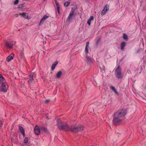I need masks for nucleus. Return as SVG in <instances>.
I'll return each mask as SVG.
<instances>
[{"label":"nucleus","mask_w":146,"mask_h":146,"mask_svg":"<svg viewBox=\"0 0 146 146\" xmlns=\"http://www.w3.org/2000/svg\"><path fill=\"white\" fill-rule=\"evenodd\" d=\"M57 126L60 130H64L66 131H71L74 133H78L83 131L84 129V127L82 125H72L70 127L66 123H63L60 120L58 121Z\"/></svg>","instance_id":"obj_1"},{"label":"nucleus","mask_w":146,"mask_h":146,"mask_svg":"<svg viewBox=\"0 0 146 146\" xmlns=\"http://www.w3.org/2000/svg\"><path fill=\"white\" fill-rule=\"evenodd\" d=\"M126 114V111L125 109H122L117 111L113 115V123L116 125H119Z\"/></svg>","instance_id":"obj_2"},{"label":"nucleus","mask_w":146,"mask_h":146,"mask_svg":"<svg viewBox=\"0 0 146 146\" xmlns=\"http://www.w3.org/2000/svg\"><path fill=\"white\" fill-rule=\"evenodd\" d=\"M115 74L116 77L118 79H122L123 75L121 72V68L119 65H118L115 68Z\"/></svg>","instance_id":"obj_3"},{"label":"nucleus","mask_w":146,"mask_h":146,"mask_svg":"<svg viewBox=\"0 0 146 146\" xmlns=\"http://www.w3.org/2000/svg\"><path fill=\"white\" fill-rule=\"evenodd\" d=\"M75 9L74 7H72L71 8V10L70 12V14L68 15V16L66 19V21L70 22L71 20L72 19L73 17Z\"/></svg>","instance_id":"obj_4"},{"label":"nucleus","mask_w":146,"mask_h":146,"mask_svg":"<svg viewBox=\"0 0 146 146\" xmlns=\"http://www.w3.org/2000/svg\"><path fill=\"white\" fill-rule=\"evenodd\" d=\"M8 86L6 82H3L0 87V90L1 92L5 93L8 89Z\"/></svg>","instance_id":"obj_5"},{"label":"nucleus","mask_w":146,"mask_h":146,"mask_svg":"<svg viewBox=\"0 0 146 146\" xmlns=\"http://www.w3.org/2000/svg\"><path fill=\"white\" fill-rule=\"evenodd\" d=\"M5 45L8 48H12L13 46V42L10 39H8L5 42Z\"/></svg>","instance_id":"obj_6"},{"label":"nucleus","mask_w":146,"mask_h":146,"mask_svg":"<svg viewBox=\"0 0 146 146\" xmlns=\"http://www.w3.org/2000/svg\"><path fill=\"white\" fill-rule=\"evenodd\" d=\"M34 132L36 135H39L40 132V130L39 127L38 125H36L35 127Z\"/></svg>","instance_id":"obj_7"},{"label":"nucleus","mask_w":146,"mask_h":146,"mask_svg":"<svg viewBox=\"0 0 146 146\" xmlns=\"http://www.w3.org/2000/svg\"><path fill=\"white\" fill-rule=\"evenodd\" d=\"M19 129L21 132V134L23 135V137H25V130L23 127L21 126H19Z\"/></svg>","instance_id":"obj_8"},{"label":"nucleus","mask_w":146,"mask_h":146,"mask_svg":"<svg viewBox=\"0 0 146 146\" xmlns=\"http://www.w3.org/2000/svg\"><path fill=\"white\" fill-rule=\"evenodd\" d=\"M49 17L46 15H45L41 19L39 23V25H40L44 23V21L48 18Z\"/></svg>","instance_id":"obj_9"},{"label":"nucleus","mask_w":146,"mask_h":146,"mask_svg":"<svg viewBox=\"0 0 146 146\" xmlns=\"http://www.w3.org/2000/svg\"><path fill=\"white\" fill-rule=\"evenodd\" d=\"M14 54L12 53L10 54L7 58V60L8 62L10 61L11 60H12L14 57Z\"/></svg>","instance_id":"obj_10"},{"label":"nucleus","mask_w":146,"mask_h":146,"mask_svg":"<svg viewBox=\"0 0 146 146\" xmlns=\"http://www.w3.org/2000/svg\"><path fill=\"white\" fill-rule=\"evenodd\" d=\"M90 44V42H86V46L85 48V52L86 54V55L88 53V48L89 47V45Z\"/></svg>","instance_id":"obj_11"},{"label":"nucleus","mask_w":146,"mask_h":146,"mask_svg":"<svg viewBox=\"0 0 146 146\" xmlns=\"http://www.w3.org/2000/svg\"><path fill=\"white\" fill-rule=\"evenodd\" d=\"M126 45V42H122L120 44L121 49L122 50H124L125 46Z\"/></svg>","instance_id":"obj_12"},{"label":"nucleus","mask_w":146,"mask_h":146,"mask_svg":"<svg viewBox=\"0 0 146 146\" xmlns=\"http://www.w3.org/2000/svg\"><path fill=\"white\" fill-rule=\"evenodd\" d=\"M110 88L114 92L115 94H117L118 95H119V93L117 92L114 86H111L110 87Z\"/></svg>","instance_id":"obj_13"},{"label":"nucleus","mask_w":146,"mask_h":146,"mask_svg":"<svg viewBox=\"0 0 146 146\" xmlns=\"http://www.w3.org/2000/svg\"><path fill=\"white\" fill-rule=\"evenodd\" d=\"M94 17L92 16H91L90 18L88 20L87 23L89 25H91V21L94 20Z\"/></svg>","instance_id":"obj_14"},{"label":"nucleus","mask_w":146,"mask_h":146,"mask_svg":"<svg viewBox=\"0 0 146 146\" xmlns=\"http://www.w3.org/2000/svg\"><path fill=\"white\" fill-rule=\"evenodd\" d=\"M29 80L28 81V82L29 84H31V82H33L34 80L33 79V76L31 75H30L29 76Z\"/></svg>","instance_id":"obj_15"},{"label":"nucleus","mask_w":146,"mask_h":146,"mask_svg":"<svg viewBox=\"0 0 146 146\" xmlns=\"http://www.w3.org/2000/svg\"><path fill=\"white\" fill-rule=\"evenodd\" d=\"M123 38L124 40L126 41H127L128 40V38L127 35L125 33L123 34Z\"/></svg>","instance_id":"obj_16"},{"label":"nucleus","mask_w":146,"mask_h":146,"mask_svg":"<svg viewBox=\"0 0 146 146\" xmlns=\"http://www.w3.org/2000/svg\"><path fill=\"white\" fill-rule=\"evenodd\" d=\"M62 72L61 71L58 72L56 75V76L58 78H59L60 77L62 74Z\"/></svg>","instance_id":"obj_17"},{"label":"nucleus","mask_w":146,"mask_h":146,"mask_svg":"<svg viewBox=\"0 0 146 146\" xmlns=\"http://www.w3.org/2000/svg\"><path fill=\"white\" fill-rule=\"evenodd\" d=\"M21 15L25 18L28 19V15L27 13H23L21 14Z\"/></svg>","instance_id":"obj_18"},{"label":"nucleus","mask_w":146,"mask_h":146,"mask_svg":"<svg viewBox=\"0 0 146 146\" xmlns=\"http://www.w3.org/2000/svg\"><path fill=\"white\" fill-rule=\"evenodd\" d=\"M70 1L68 0L67 2H65L64 4V5L65 7H67L69 6L70 3Z\"/></svg>","instance_id":"obj_19"},{"label":"nucleus","mask_w":146,"mask_h":146,"mask_svg":"<svg viewBox=\"0 0 146 146\" xmlns=\"http://www.w3.org/2000/svg\"><path fill=\"white\" fill-rule=\"evenodd\" d=\"M107 11H106V10H105V9H104L102 11V12L101 13V15L103 16V15L106 14Z\"/></svg>","instance_id":"obj_20"},{"label":"nucleus","mask_w":146,"mask_h":146,"mask_svg":"<svg viewBox=\"0 0 146 146\" xmlns=\"http://www.w3.org/2000/svg\"><path fill=\"white\" fill-rule=\"evenodd\" d=\"M86 58L87 59V61L89 62H90L92 61V59L89 56H86Z\"/></svg>","instance_id":"obj_21"},{"label":"nucleus","mask_w":146,"mask_h":146,"mask_svg":"<svg viewBox=\"0 0 146 146\" xmlns=\"http://www.w3.org/2000/svg\"><path fill=\"white\" fill-rule=\"evenodd\" d=\"M29 141V138L28 137H26L23 140V143L26 144Z\"/></svg>","instance_id":"obj_22"},{"label":"nucleus","mask_w":146,"mask_h":146,"mask_svg":"<svg viewBox=\"0 0 146 146\" xmlns=\"http://www.w3.org/2000/svg\"><path fill=\"white\" fill-rule=\"evenodd\" d=\"M5 80V78L2 75L0 74V81L1 82H3Z\"/></svg>","instance_id":"obj_23"},{"label":"nucleus","mask_w":146,"mask_h":146,"mask_svg":"<svg viewBox=\"0 0 146 146\" xmlns=\"http://www.w3.org/2000/svg\"><path fill=\"white\" fill-rule=\"evenodd\" d=\"M41 129L42 131H43L45 133L47 132V129L46 128L44 127H42L41 128Z\"/></svg>","instance_id":"obj_24"},{"label":"nucleus","mask_w":146,"mask_h":146,"mask_svg":"<svg viewBox=\"0 0 146 146\" xmlns=\"http://www.w3.org/2000/svg\"><path fill=\"white\" fill-rule=\"evenodd\" d=\"M104 9H105V10H106V11H108L109 9V5L108 4H106V5Z\"/></svg>","instance_id":"obj_25"},{"label":"nucleus","mask_w":146,"mask_h":146,"mask_svg":"<svg viewBox=\"0 0 146 146\" xmlns=\"http://www.w3.org/2000/svg\"><path fill=\"white\" fill-rule=\"evenodd\" d=\"M55 2L57 6V8H60V5L57 1L56 0H55Z\"/></svg>","instance_id":"obj_26"},{"label":"nucleus","mask_w":146,"mask_h":146,"mask_svg":"<svg viewBox=\"0 0 146 146\" xmlns=\"http://www.w3.org/2000/svg\"><path fill=\"white\" fill-rule=\"evenodd\" d=\"M56 66L55 65V64H52L51 67V70H53L55 68Z\"/></svg>","instance_id":"obj_27"},{"label":"nucleus","mask_w":146,"mask_h":146,"mask_svg":"<svg viewBox=\"0 0 146 146\" xmlns=\"http://www.w3.org/2000/svg\"><path fill=\"white\" fill-rule=\"evenodd\" d=\"M100 39H101V38H98V40L96 43V45H98L99 44L100 42Z\"/></svg>","instance_id":"obj_28"},{"label":"nucleus","mask_w":146,"mask_h":146,"mask_svg":"<svg viewBox=\"0 0 146 146\" xmlns=\"http://www.w3.org/2000/svg\"><path fill=\"white\" fill-rule=\"evenodd\" d=\"M19 2V0H16L15 1L14 3V5H17L18 4Z\"/></svg>","instance_id":"obj_29"},{"label":"nucleus","mask_w":146,"mask_h":146,"mask_svg":"<svg viewBox=\"0 0 146 146\" xmlns=\"http://www.w3.org/2000/svg\"><path fill=\"white\" fill-rule=\"evenodd\" d=\"M49 101H50L49 100H47L45 101V102L46 103H47L49 102Z\"/></svg>","instance_id":"obj_30"},{"label":"nucleus","mask_w":146,"mask_h":146,"mask_svg":"<svg viewBox=\"0 0 146 146\" xmlns=\"http://www.w3.org/2000/svg\"><path fill=\"white\" fill-rule=\"evenodd\" d=\"M23 7V5L21 4L20 5H19V8H22V7Z\"/></svg>","instance_id":"obj_31"},{"label":"nucleus","mask_w":146,"mask_h":146,"mask_svg":"<svg viewBox=\"0 0 146 146\" xmlns=\"http://www.w3.org/2000/svg\"><path fill=\"white\" fill-rule=\"evenodd\" d=\"M58 63V62L57 61H56L53 64H55V65L56 66L57 64Z\"/></svg>","instance_id":"obj_32"},{"label":"nucleus","mask_w":146,"mask_h":146,"mask_svg":"<svg viewBox=\"0 0 146 146\" xmlns=\"http://www.w3.org/2000/svg\"><path fill=\"white\" fill-rule=\"evenodd\" d=\"M58 12L59 13H60V8H57Z\"/></svg>","instance_id":"obj_33"},{"label":"nucleus","mask_w":146,"mask_h":146,"mask_svg":"<svg viewBox=\"0 0 146 146\" xmlns=\"http://www.w3.org/2000/svg\"><path fill=\"white\" fill-rule=\"evenodd\" d=\"M46 119H50V118H49L47 116H46Z\"/></svg>","instance_id":"obj_34"},{"label":"nucleus","mask_w":146,"mask_h":146,"mask_svg":"<svg viewBox=\"0 0 146 146\" xmlns=\"http://www.w3.org/2000/svg\"><path fill=\"white\" fill-rule=\"evenodd\" d=\"M145 89L146 90V87H145Z\"/></svg>","instance_id":"obj_35"},{"label":"nucleus","mask_w":146,"mask_h":146,"mask_svg":"<svg viewBox=\"0 0 146 146\" xmlns=\"http://www.w3.org/2000/svg\"><path fill=\"white\" fill-rule=\"evenodd\" d=\"M23 146H24V145H22Z\"/></svg>","instance_id":"obj_36"}]
</instances>
